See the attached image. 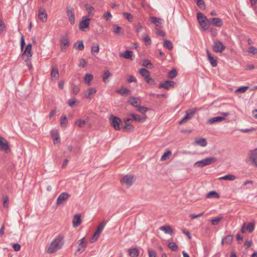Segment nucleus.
<instances>
[{"instance_id":"nucleus-1","label":"nucleus","mask_w":257,"mask_h":257,"mask_svg":"<svg viewBox=\"0 0 257 257\" xmlns=\"http://www.w3.org/2000/svg\"><path fill=\"white\" fill-rule=\"evenodd\" d=\"M64 243V236L59 235L50 243L46 250L48 253H53L61 249Z\"/></svg>"},{"instance_id":"nucleus-2","label":"nucleus","mask_w":257,"mask_h":257,"mask_svg":"<svg viewBox=\"0 0 257 257\" xmlns=\"http://www.w3.org/2000/svg\"><path fill=\"white\" fill-rule=\"evenodd\" d=\"M217 159L215 157L206 158L200 161L196 162L194 166L196 167H203L205 166L212 164L216 162Z\"/></svg>"},{"instance_id":"nucleus-3","label":"nucleus","mask_w":257,"mask_h":257,"mask_svg":"<svg viewBox=\"0 0 257 257\" xmlns=\"http://www.w3.org/2000/svg\"><path fill=\"white\" fill-rule=\"evenodd\" d=\"M135 180V178L133 175H126L121 179L120 182L123 185L129 187L132 185Z\"/></svg>"},{"instance_id":"nucleus-4","label":"nucleus","mask_w":257,"mask_h":257,"mask_svg":"<svg viewBox=\"0 0 257 257\" xmlns=\"http://www.w3.org/2000/svg\"><path fill=\"white\" fill-rule=\"evenodd\" d=\"M109 121L111 125L115 130H119L120 129V124L121 120L118 117L111 115L109 117Z\"/></svg>"},{"instance_id":"nucleus-5","label":"nucleus","mask_w":257,"mask_h":257,"mask_svg":"<svg viewBox=\"0 0 257 257\" xmlns=\"http://www.w3.org/2000/svg\"><path fill=\"white\" fill-rule=\"evenodd\" d=\"M248 156V159L251 161V164L257 167V149L250 150Z\"/></svg>"},{"instance_id":"nucleus-6","label":"nucleus","mask_w":257,"mask_h":257,"mask_svg":"<svg viewBox=\"0 0 257 257\" xmlns=\"http://www.w3.org/2000/svg\"><path fill=\"white\" fill-rule=\"evenodd\" d=\"M32 47L31 44H28L22 55V59L25 61L28 60L32 56Z\"/></svg>"},{"instance_id":"nucleus-7","label":"nucleus","mask_w":257,"mask_h":257,"mask_svg":"<svg viewBox=\"0 0 257 257\" xmlns=\"http://www.w3.org/2000/svg\"><path fill=\"white\" fill-rule=\"evenodd\" d=\"M90 20L91 19L87 16L83 17L82 20L79 23V29L83 31H85V29L88 28L89 26Z\"/></svg>"},{"instance_id":"nucleus-8","label":"nucleus","mask_w":257,"mask_h":257,"mask_svg":"<svg viewBox=\"0 0 257 257\" xmlns=\"http://www.w3.org/2000/svg\"><path fill=\"white\" fill-rule=\"evenodd\" d=\"M213 50L216 53L222 52L224 51L225 47L220 41H215L212 46Z\"/></svg>"},{"instance_id":"nucleus-9","label":"nucleus","mask_w":257,"mask_h":257,"mask_svg":"<svg viewBox=\"0 0 257 257\" xmlns=\"http://www.w3.org/2000/svg\"><path fill=\"white\" fill-rule=\"evenodd\" d=\"M10 149L7 141L0 136V151L7 153Z\"/></svg>"},{"instance_id":"nucleus-10","label":"nucleus","mask_w":257,"mask_h":257,"mask_svg":"<svg viewBox=\"0 0 257 257\" xmlns=\"http://www.w3.org/2000/svg\"><path fill=\"white\" fill-rule=\"evenodd\" d=\"M66 13L70 24L73 25L75 23V15L73 8L71 7L68 8L67 9Z\"/></svg>"},{"instance_id":"nucleus-11","label":"nucleus","mask_w":257,"mask_h":257,"mask_svg":"<svg viewBox=\"0 0 257 257\" xmlns=\"http://www.w3.org/2000/svg\"><path fill=\"white\" fill-rule=\"evenodd\" d=\"M175 82L173 81L167 80L164 83H161L159 85V88H164L166 90H169L171 87H174Z\"/></svg>"},{"instance_id":"nucleus-12","label":"nucleus","mask_w":257,"mask_h":257,"mask_svg":"<svg viewBox=\"0 0 257 257\" xmlns=\"http://www.w3.org/2000/svg\"><path fill=\"white\" fill-rule=\"evenodd\" d=\"M194 145L201 146L202 147H206L207 145V141L203 138H196L193 143Z\"/></svg>"},{"instance_id":"nucleus-13","label":"nucleus","mask_w":257,"mask_h":257,"mask_svg":"<svg viewBox=\"0 0 257 257\" xmlns=\"http://www.w3.org/2000/svg\"><path fill=\"white\" fill-rule=\"evenodd\" d=\"M70 195L66 192L62 193L57 198V204H62L64 201H66L69 197Z\"/></svg>"},{"instance_id":"nucleus-14","label":"nucleus","mask_w":257,"mask_h":257,"mask_svg":"<svg viewBox=\"0 0 257 257\" xmlns=\"http://www.w3.org/2000/svg\"><path fill=\"white\" fill-rule=\"evenodd\" d=\"M128 102L130 104L136 108H137L141 103L140 98L134 96L130 97L128 99Z\"/></svg>"},{"instance_id":"nucleus-15","label":"nucleus","mask_w":257,"mask_h":257,"mask_svg":"<svg viewBox=\"0 0 257 257\" xmlns=\"http://www.w3.org/2000/svg\"><path fill=\"white\" fill-rule=\"evenodd\" d=\"M39 18L43 22H45L47 20V14L45 9L43 8H40L39 10Z\"/></svg>"},{"instance_id":"nucleus-16","label":"nucleus","mask_w":257,"mask_h":257,"mask_svg":"<svg viewBox=\"0 0 257 257\" xmlns=\"http://www.w3.org/2000/svg\"><path fill=\"white\" fill-rule=\"evenodd\" d=\"M194 111L192 110L187 111L186 112L185 116L183 117V118L179 122V124H181L188 120L190 119L194 115Z\"/></svg>"},{"instance_id":"nucleus-17","label":"nucleus","mask_w":257,"mask_h":257,"mask_svg":"<svg viewBox=\"0 0 257 257\" xmlns=\"http://www.w3.org/2000/svg\"><path fill=\"white\" fill-rule=\"evenodd\" d=\"M81 223V215L77 214L75 215L73 219V225L75 227H77L80 225Z\"/></svg>"},{"instance_id":"nucleus-18","label":"nucleus","mask_w":257,"mask_h":257,"mask_svg":"<svg viewBox=\"0 0 257 257\" xmlns=\"http://www.w3.org/2000/svg\"><path fill=\"white\" fill-rule=\"evenodd\" d=\"M79 246L77 251L82 252L84 251L86 247V243L85 241V237L82 238L78 241Z\"/></svg>"},{"instance_id":"nucleus-19","label":"nucleus","mask_w":257,"mask_h":257,"mask_svg":"<svg viewBox=\"0 0 257 257\" xmlns=\"http://www.w3.org/2000/svg\"><path fill=\"white\" fill-rule=\"evenodd\" d=\"M130 116L132 117V120L136 121L139 122H143L145 121L146 119V116L141 117L138 114L134 113H131L130 114Z\"/></svg>"},{"instance_id":"nucleus-20","label":"nucleus","mask_w":257,"mask_h":257,"mask_svg":"<svg viewBox=\"0 0 257 257\" xmlns=\"http://www.w3.org/2000/svg\"><path fill=\"white\" fill-rule=\"evenodd\" d=\"M96 92V90L92 87H90L88 88L87 90H86L84 92V96L87 98H91V95L95 94Z\"/></svg>"},{"instance_id":"nucleus-21","label":"nucleus","mask_w":257,"mask_h":257,"mask_svg":"<svg viewBox=\"0 0 257 257\" xmlns=\"http://www.w3.org/2000/svg\"><path fill=\"white\" fill-rule=\"evenodd\" d=\"M225 119V118L223 116H215L211 117L208 120V123L209 124H213L216 122H220Z\"/></svg>"},{"instance_id":"nucleus-22","label":"nucleus","mask_w":257,"mask_h":257,"mask_svg":"<svg viewBox=\"0 0 257 257\" xmlns=\"http://www.w3.org/2000/svg\"><path fill=\"white\" fill-rule=\"evenodd\" d=\"M212 23V24L216 27H221L223 25L222 21L217 18H214L209 20Z\"/></svg>"},{"instance_id":"nucleus-23","label":"nucleus","mask_w":257,"mask_h":257,"mask_svg":"<svg viewBox=\"0 0 257 257\" xmlns=\"http://www.w3.org/2000/svg\"><path fill=\"white\" fill-rule=\"evenodd\" d=\"M133 55V52L130 50H126L124 51L123 54H120L119 56L121 57L124 58L125 59H128L132 60V57Z\"/></svg>"},{"instance_id":"nucleus-24","label":"nucleus","mask_w":257,"mask_h":257,"mask_svg":"<svg viewBox=\"0 0 257 257\" xmlns=\"http://www.w3.org/2000/svg\"><path fill=\"white\" fill-rule=\"evenodd\" d=\"M207 55L208 60L212 67H216L217 63V61L214 59V58L211 55L208 50H207Z\"/></svg>"},{"instance_id":"nucleus-25","label":"nucleus","mask_w":257,"mask_h":257,"mask_svg":"<svg viewBox=\"0 0 257 257\" xmlns=\"http://www.w3.org/2000/svg\"><path fill=\"white\" fill-rule=\"evenodd\" d=\"M159 229L160 230L164 231L165 233L172 234L173 232L172 228L169 225L161 226Z\"/></svg>"},{"instance_id":"nucleus-26","label":"nucleus","mask_w":257,"mask_h":257,"mask_svg":"<svg viewBox=\"0 0 257 257\" xmlns=\"http://www.w3.org/2000/svg\"><path fill=\"white\" fill-rule=\"evenodd\" d=\"M51 75L52 78L55 79H58L59 78V71L57 67L53 66L51 69Z\"/></svg>"},{"instance_id":"nucleus-27","label":"nucleus","mask_w":257,"mask_h":257,"mask_svg":"<svg viewBox=\"0 0 257 257\" xmlns=\"http://www.w3.org/2000/svg\"><path fill=\"white\" fill-rule=\"evenodd\" d=\"M93 78V76L90 73H86L84 78V80L86 84L90 85L91 84V81Z\"/></svg>"},{"instance_id":"nucleus-28","label":"nucleus","mask_w":257,"mask_h":257,"mask_svg":"<svg viewBox=\"0 0 257 257\" xmlns=\"http://www.w3.org/2000/svg\"><path fill=\"white\" fill-rule=\"evenodd\" d=\"M61 43V49H63L64 46H68L69 45V43L68 40V38L66 36H63L60 40Z\"/></svg>"},{"instance_id":"nucleus-29","label":"nucleus","mask_w":257,"mask_h":257,"mask_svg":"<svg viewBox=\"0 0 257 257\" xmlns=\"http://www.w3.org/2000/svg\"><path fill=\"white\" fill-rule=\"evenodd\" d=\"M236 179V177L232 174H228L219 178V180L233 181Z\"/></svg>"},{"instance_id":"nucleus-30","label":"nucleus","mask_w":257,"mask_h":257,"mask_svg":"<svg viewBox=\"0 0 257 257\" xmlns=\"http://www.w3.org/2000/svg\"><path fill=\"white\" fill-rule=\"evenodd\" d=\"M139 73L144 77V79L150 76V72L146 69L142 68L139 70Z\"/></svg>"},{"instance_id":"nucleus-31","label":"nucleus","mask_w":257,"mask_h":257,"mask_svg":"<svg viewBox=\"0 0 257 257\" xmlns=\"http://www.w3.org/2000/svg\"><path fill=\"white\" fill-rule=\"evenodd\" d=\"M112 32L115 34L119 35L120 34H121V30H122L121 27L118 26L116 25H112Z\"/></svg>"},{"instance_id":"nucleus-32","label":"nucleus","mask_w":257,"mask_h":257,"mask_svg":"<svg viewBox=\"0 0 257 257\" xmlns=\"http://www.w3.org/2000/svg\"><path fill=\"white\" fill-rule=\"evenodd\" d=\"M105 223L104 221L101 222L98 225L97 230L95 231V235H100L101 232L103 230V229L104 228Z\"/></svg>"},{"instance_id":"nucleus-33","label":"nucleus","mask_w":257,"mask_h":257,"mask_svg":"<svg viewBox=\"0 0 257 257\" xmlns=\"http://www.w3.org/2000/svg\"><path fill=\"white\" fill-rule=\"evenodd\" d=\"M139 254V251L136 248H131L129 250V255L131 257H138Z\"/></svg>"},{"instance_id":"nucleus-34","label":"nucleus","mask_w":257,"mask_h":257,"mask_svg":"<svg viewBox=\"0 0 257 257\" xmlns=\"http://www.w3.org/2000/svg\"><path fill=\"white\" fill-rule=\"evenodd\" d=\"M111 75V73L108 70H105L102 75V80L104 83L108 82V78Z\"/></svg>"},{"instance_id":"nucleus-35","label":"nucleus","mask_w":257,"mask_h":257,"mask_svg":"<svg viewBox=\"0 0 257 257\" xmlns=\"http://www.w3.org/2000/svg\"><path fill=\"white\" fill-rule=\"evenodd\" d=\"M142 65L149 69H152L153 67V64L151 63L150 61L148 59L143 60Z\"/></svg>"},{"instance_id":"nucleus-36","label":"nucleus","mask_w":257,"mask_h":257,"mask_svg":"<svg viewBox=\"0 0 257 257\" xmlns=\"http://www.w3.org/2000/svg\"><path fill=\"white\" fill-rule=\"evenodd\" d=\"M99 47L98 44H93L91 48V52L92 55L95 53L97 54L99 52Z\"/></svg>"},{"instance_id":"nucleus-37","label":"nucleus","mask_w":257,"mask_h":257,"mask_svg":"<svg viewBox=\"0 0 257 257\" xmlns=\"http://www.w3.org/2000/svg\"><path fill=\"white\" fill-rule=\"evenodd\" d=\"M116 92L122 95L131 94V91L126 88H122L120 89H118L116 90Z\"/></svg>"},{"instance_id":"nucleus-38","label":"nucleus","mask_w":257,"mask_h":257,"mask_svg":"<svg viewBox=\"0 0 257 257\" xmlns=\"http://www.w3.org/2000/svg\"><path fill=\"white\" fill-rule=\"evenodd\" d=\"M206 197L208 198H218L219 197V195L215 191H212L209 192L208 193H207V194L206 195Z\"/></svg>"},{"instance_id":"nucleus-39","label":"nucleus","mask_w":257,"mask_h":257,"mask_svg":"<svg viewBox=\"0 0 257 257\" xmlns=\"http://www.w3.org/2000/svg\"><path fill=\"white\" fill-rule=\"evenodd\" d=\"M143 41L145 42L146 45H149L151 44V40L147 34H144L142 36Z\"/></svg>"},{"instance_id":"nucleus-40","label":"nucleus","mask_w":257,"mask_h":257,"mask_svg":"<svg viewBox=\"0 0 257 257\" xmlns=\"http://www.w3.org/2000/svg\"><path fill=\"white\" fill-rule=\"evenodd\" d=\"M163 46L164 47L166 48L169 50H172L173 48V45L171 42L168 40H164Z\"/></svg>"},{"instance_id":"nucleus-41","label":"nucleus","mask_w":257,"mask_h":257,"mask_svg":"<svg viewBox=\"0 0 257 257\" xmlns=\"http://www.w3.org/2000/svg\"><path fill=\"white\" fill-rule=\"evenodd\" d=\"M74 47L76 49L78 50H82L84 47L83 42H77L74 45Z\"/></svg>"},{"instance_id":"nucleus-42","label":"nucleus","mask_w":257,"mask_h":257,"mask_svg":"<svg viewBox=\"0 0 257 257\" xmlns=\"http://www.w3.org/2000/svg\"><path fill=\"white\" fill-rule=\"evenodd\" d=\"M123 17L130 22H132L134 20L133 16L130 13L124 12L123 13Z\"/></svg>"},{"instance_id":"nucleus-43","label":"nucleus","mask_w":257,"mask_h":257,"mask_svg":"<svg viewBox=\"0 0 257 257\" xmlns=\"http://www.w3.org/2000/svg\"><path fill=\"white\" fill-rule=\"evenodd\" d=\"M51 136L52 138L53 139L54 144H56L57 142L58 143L60 142V139L59 137V135L57 133V132H52Z\"/></svg>"},{"instance_id":"nucleus-44","label":"nucleus","mask_w":257,"mask_h":257,"mask_svg":"<svg viewBox=\"0 0 257 257\" xmlns=\"http://www.w3.org/2000/svg\"><path fill=\"white\" fill-rule=\"evenodd\" d=\"M177 74V71L176 70V69H173L171 70V71H170V72H169L168 77H169L171 79L174 78L175 77H176Z\"/></svg>"},{"instance_id":"nucleus-45","label":"nucleus","mask_w":257,"mask_h":257,"mask_svg":"<svg viewBox=\"0 0 257 257\" xmlns=\"http://www.w3.org/2000/svg\"><path fill=\"white\" fill-rule=\"evenodd\" d=\"M67 123V119L66 115H62L60 119V124L61 126H65Z\"/></svg>"},{"instance_id":"nucleus-46","label":"nucleus","mask_w":257,"mask_h":257,"mask_svg":"<svg viewBox=\"0 0 257 257\" xmlns=\"http://www.w3.org/2000/svg\"><path fill=\"white\" fill-rule=\"evenodd\" d=\"M246 230L250 233L252 232L254 228V223L253 222H249L246 226Z\"/></svg>"},{"instance_id":"nucleus-47","label":"nucleus","mask_w":257,"mask_h":257,"mask_svg":"<svg viewBox=\"0 0 257 257\" xmlns=\"http://www.w3.org/2000/svg\"><path fill=\"white\" fill-rule=\"evenodd\" d=\"M199 24L201 25L202 28L204 30H206L208 29L209 28V25L207 24V23L205 21V20H201L200 23H199Z\"/></svg>"},{"instance_id":"nucleus-48","label":"nucleus","mask_w":257,"mask_h":257,"mask_svg":"<svg viewBox=\"0 0 257 257\" xmlns=\"http://www.w3.org/2000/svg\"><path fill=\"white\" fill-rule=\"evenodd\" d=\"M168 247L172 249L173 251H176L178 249V246L175 242H170L168 245Z\"/></svg>"},{"instance_id":"nucleus-49","label":"nucleus","mask_w":257,"mask_h":257,"mask_svg":"<svg viewBox=\"0 0 257 257\" xmlns=\"http://www.w3.org/2000/svg\"><path fill=\"white\" fill-rule=\"evenodd\" d=\"M152 19V23H153L154 24H155L156 25V26L157 27H159L160 26V21L161 20V19L160 18H156V17H151V18Z\"/></svg>"},{"instance_id":"nucleus-50","label":"nucleus","mask_w":257,"mask_h":257,"mask_svg":"<svg viewBox=\"0 0 257 257\" xmlns=\"http://www.w3.org/2000/svg\"><path fill=\"white\" fill-rule=\"evenodd\" d=\"M225 243L229 244L231 243L233 240V236L232 235H228L224 238Z\"/></svg>"},{"instance_id":"nucleus-51","label":"nucleus","mask_w":257,"mask_h":257,"mask_svg":"<svg viewBox=\"0 0 257 257\" xmlns=\"http://www.w3.org/2000/svg\"><path fill=\"white\" fill-rule=\"evenodd\" d=\"M94 8L91 6H88L86 7V10L88 12V17H92L93 16V12L94 11Z\"/></svg>"},{"instance_id":"nucleus-52","label":"nucleus","mask_w":257,"mask_h":257,"mask_svg":"<svg viewBox=\"0 0 257 257\" xmlns=\"http://www.w3.org/2000/svg\"><path fill=\"white\" fill-rule=\"evenodd\" d=\"M123 129L126 131H132L134 130V127L133 125L130 123H125V125L123 127Z\"/></svg>"},{"instance_id":"nucleus-53","label":"nucleus","mask_w":257,"mask_h":257,"mask_svg":"<svg viewBox=\"0 0 257 257\" xmlns=\"http://www.w3.org/2000/svg\"><path fill=\"white\" fill-rule=\"evenodd\" d=\"M197 18L199 23L201 21V20H205L206 19V17L204 16L202 13H198L197 14Z\"/></svg>"},{"instance_id":"nucleus-54","label":"nucleus","mask_w":257,"mask_h":257,"mask_svg":"<svg viewBox=\"0 0 257 257\" xmlns=\"http://www.w3.org/2000/svg\"><path fill=\"white\" fill-rule=\"evenodd\" d=\"M197 6L201 9H204L205 5L203 0H196Z\"/></svg>"},{"instance_id":"nucleus-55","label":"nucleus","mask_w":257,"mask_h":257,"mask_svg":"<svg viewBox=\"0 0 257 257\" xmlns=\"http://www.w3.org/2000/svg\"><path fill=\"white\" fill-rule=\"evenodd\" d=\"M137 110L142 113H145L147 111L148 108L146 107L141 106L140 105H139L137 107Z\"/></svg>"},{"instance_id":"nucleus-56","label":"nucleus","mask_w":257,"mask_h":257,"mask_svg":"<svg viewBox=\"0 0 257 257\" xmlns=\"http://www.w3.org/2000/svg\"><path fill=\"white\" fill-rule=\"evenodd\" d=\"M86 123V121L82 119H78L75 121V124L79 127H82Z\"/></svg>"},{"instance_id":"nucleus-57","label":"nucleus","mask_w":257,"mask_h":257,"mask_svg":"<svg viewBox=\"0 0 257 257\" xmlns=\"http://www.w3.org/2000/svg\"><path fill=\"white\" fill-rule=\"evenodd\" d=\"M172 153L170 151H168L163 154L162 156L161 160V161H165L166 160L167 158L171 155Z\"/></svg>"},{"instance_id":"nucleus-58","label":"nucleus","mask_w":257,"mask_h":257,"mask_svg":"<svg viewBox=\"0 0 257 257\" xmlns=\"http://www.w3.org/2000/svg\"><path fill=\"white\" fill-rule=\"evenodd\" d=\"M222 217H217L215 218H213L211 220V222L212 225L217 224L221 220Z\"/></svg>"},{"instance_id":"nucleus-59","label":"nucleus","mask_w":257,"mask_h":257,"mask_svg":"<svg viewBox=\"0 0 257 257\" xmlns=\"http://www.w3.org/2000/svg\"><path fill=\"white\" fill-rule=\"evenodd\" d=\"M249 88L248 86H243L238 88L237 89L235 90L236 92H240V93H244L245 92L246 90Z\"/></svg>"},{"instance_id":"nucleus-60","label":"nucleus","mask_w":257,"mask_h":257,"mask_svg":"<svg viewBox=\"0 0 257 257\" xmlns=\"http://www.w3.org/2000/svg\"><path fill=\"white\" fill-rule=\"evenodd\" d=\"M103 18L106 21L110 20L112 18V15L109 12H106L104 14Z\"/></svg>"},{"instance_id":"nucleus-61","label":"nucleus","mask_w":257,"mask_h":257,"mask_svg":"<svg viewBox=\"0 0 257 257\" xmlns=\"http://www.w3.org/2000/svg\"><path fill=\"white\" fill-rule=\"evenodd\" d=\"M145 81L148 83L150 84H155L156 82L155 81L150 77V76H149L147 78L145 79Z\"/></svg>"},{"instance_id":"nucleus-62","label":"nucleus","mask_w":257,"mask_h":257,"mask_svg":"<svg viewBox=\"0 0 257 257\" xmlns=\"http://www.w3.org/2000/svg\"><path fill=\"white\" fill-rule=\"evenodd\" d=\"M145 81L148 83L150 84H155L156 82L155 81L150 77V76H149L147 78L145 79Z\"/></svg>"},{"instance_id":"nucleus-63","label":"nucleus","mask_w":257,"mask_h":257,"mask_svg":"<svg viewBox=\"0 0 257 257\" xmlns=\"http://www.w3.org/2000/svg\"><path fill=\"white\" fill-rule=\"evenodd\" d=\"M127 81L128 83L136 82H137V79L134 76L129 75L127 77Z\"/></svg>"},{"instance_id":"nucleus-64","label":"nucleus","mask_w":257,"mask_h":257,"mask_svg":"<svg viewBox=\"0 0 257 257\" xmlns=\"http://www.w3.org/2000/svg\"><path fill=\"white\" fill-rule=\"evenodd\" d=\"M248 52L250 53L255 54L257 53V49L253 46H251L248 48Z\"/></svg>"}]
</instances>
